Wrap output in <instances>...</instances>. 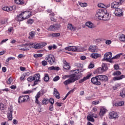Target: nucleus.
Listing matches in <instances>:
<instances>
[{"label":"nucleus","mask_w":125,"mask_h":125,"mask_svg":"<svg viewBox=\"0 0 125 125\" xmlns=\"http://www.w3.org/2000/svg\"><path fill=\"white\" fill-rule=\"evenodd\" d=\"M30 99V97L29 95H22L20 96L18 99V103L19 104H22V103H24V102H27Z\"/></svg>","instance_id":"1"},{"label":"nucleus","mask_w":125,"mask_h":125,"mask_svg":"<svg viewBox=\"0 0 125 125\" xmlns=\"http://www.w3.org/2000/svg\"><path fill=\"white\" fill-rule=\"evenodd\" d=\"M26 45H27V46H29L30 48H35V49H40V43H29L28 44H26L25 45H21V47H23V46H26Z\"/></svg>","instance_id":"2"},{"label":"nucleus","mask_w":125,"mask_h":125,"mask_svg":"<svg viewBox=\"0 0 125 125\" xmlns=\"http://www.w3.org/2000/svg\"><path fill=\"white\" fill-rule=\"evenodd\" d=\"M45 60L50 64V65H53L54 63H55V58L54 56L49 54L46 56Z\"/></svg>","instance_id":"3"},{"label":"nucleus","mask_w":125,"mask_h":125,"mask_svg":"<svg viewBox=\"0 0 125 125\" xmlns=\"http://www.w3.org/2000/svg\"><path fill=\"white\" fill-rule=\"evenodd\" d=\"M109 16V13L107 11V10L104 9V10H98L97 11V13L96 14V16Z\"/></svg>","instance_id":"4"},{"label":"nucleus","mask_w":125,"mask_h":125,"mask_svg":"<svg viewBox=\"0 0 125 125\" xmlns=\"http://www.w3.org/2000/svg\"><path fill=\"white\" fill-rule=\"evenodd\" d=\"M81 78V75L77 76L76 74H72L69 76V79L68 80L70 81V83H75V81H78L80 80Z\"/></svg>","instance_id":"5"},{"label":"nucleus","mask_w":125,"mask_h":125,"mask_svg":"<svg viewBox=\"0 0 125 125\" xmlns=\"http://www.w3.org/2000/svg\"><path fill=\"white\" fill-rule=\"evenodd\" d=\"M99 78H98V76H97L95 77H93L91 79V82L93 83V84H95L96 85H101V82L99 81Z\"/></svg>","instance_id":"6"},{"label":"nucleus","mask_w":125,"mask_h":125,"mask_svg":"<svg viewBox=\"0 0 125 125\" xmlns=\"http://www.w3.org/2000/svg\"><path fill=\"white\" fill-rule=\"evenodd\" d=\"M12 113H13V107L10 106L7 112V118L9 121H12Z\"/></svg>","instance_id":"7"},{"label":"nucleus","mask_w":125,"mask_h":125,"mask_svg":"<svg viewBox=\"0 0 125 125\" xmlns=\"http://www.w3.org/2000/svg\"><path fill=\"white\" fill-rule=\"evenodd\" d=\"M111 58H112V53L109 52L104 54L103 61H104L105 60L106 61L110 62V60H111Z\"/></svg>","instance_id":"8"},{"label":"nucleus","mask_w":125,"mask_h":125,"mask_svg":"<svg viewBox=\"0 0 125 125\" xmlns=\"http://www.w3.org/2000/svg\"><path fill=\"white\" fill-rule=\"evenodd\" d=\"M16 8V7L15 5L12 6H4L2 8V10L6 11L7 12H10V11L15 10Z\"/></svg>","instance_id":"9"},{"label":"nucleus","mask_w":125,"mask_h":125,"mask_svg":"<svg viewBox=\"0 0 125 125\" xmlns=\"http://www.w3.org/2000/svg\"><path fill=\"white\" fill-rule=\"evenodd\" d=\"M98 78L99 79V81H101V82H104V83L109 81V78L106 75H98Z\"/></svg>","instance_id":"10"},{"label":"nucleus","mask_w":125,"mask_h":125,"mask_svg":"<svg viewBox=\"0 0 125 125\" xmlns=\"http://www.w3.org/2000/svg\"><path fill=\"white\" fill-rule=\"evenodd\" d=\"M24 13H27V16H33V15H35V14H36V12H32V11L21 12V13L19 14V16H23V15H24Z\"/></svg>","instance_id":"11"},{"label":"nucleus","mask_w":125,"mask_h":125,"mask_svg":"<svg viewBox=\"0 0 125 125\" xmlns=\"http://www.w3.org/2000/svg\"><path fill=\"white\" fill-rule=\"evenodd\" d=\"M119 118V115L118 113L115 112V111L110 112L109 113V119H117Z\"/></svg>","instance_id":"12"},{"label":"nucleus","mask_w":125,"mask_h":125,"mask_svg":"<svg viewBox=\"0 0 125 125\" xmlns=\"http://www.w3.org/2000/svg\"><path fill=\"white\" fill-rule=\"evenodd\" d=\"M114 14L116 16H123L124 15L123 10L120 8L115 9Z\"/></svg>","instance_id":"13"},{"label":"nucleus","mask_w":125,"mask_h":125,"mask_svg":"<svg viewBox=\"0 0 125 125\" xmlns=\"http://www.w3.org/2000/svg\"><path fill=\"white\" fill-rule=\"evenodd\" d=\"M120 5H121L118 1H115L111 3V8H115V9H117V8H118V7H119Z\"/></svg>","instance_id":"14"},{"label":"nucleus","mask_w":125,"mask_h":125,"mask_svg":"<svg viewBox=\"0 0 125 125\" xmlns=\"http://www.w3.org/2000/svg\"><path fill=\"white\" fill-rule=\"evenodd\" d=\"M63 68L65 70H70V68H71V66H70V65L69 64V63L66 61V60L63 61Z\"/></svg>","instance_id":"15"},{"label":"nucleus","mask_w":125,"mask_h":125,"mask_svg":"<svg viewBox=\"0 0 125 125\" xmlns=\"http://www.w3.org/2000/svg\"><path fill=\"white\" fill-rule=\"evenodd\" d=\"M78 47L72 46H68L65 48V50H68L69 51H77Z\"/></svg>","instance_id":"16"},{"label":"nucleus","mask_w":125,"mask_h":125,"mask_svg":"<svg viewBox=\"0 0 125 125\" xmlns=\"http://www.w3.org/2000/svg\"><path fill=\"white\" fill-rule=\"evenodd\" d=\"M106 112H107V109L104 107H102L99 113V116L101 117H103L106 114Z\"/></svg>","instance_id":"17"},{"label":"nucleus","mask_w":125,"mask_h":125,"mask_svg":"<svg viewBox=\"0 0 125 125\" xmlns=\"http://www.w3.org/2000/svg\"><path fill=\"white\" fill-rule=\"evenodd\" d=\"M54 95L56 98L57 99H60V94L59 93V92H58V90H57V89L56 88H54Z\"/></svg>","instance_id":"18"},{"label":"nucleus","mask_w":125,"mask_h":125,"mask_svg":"<svg viewBox=\"0 0 125 125\" xmlns=\"http://www.w3.org/2000/svg\"><path fill=\"white\" fill-rule=\"evenodd\" d=\"M40 74H36L35 75H34V76H30L27 78V81L28 82H33V81H35L36 78L37 77H38V75H39Z\"/></svg>","instance_id":"19"},{"label":"nucleus","mask_w":125,"mask_h":125,"mask_svg":"<svg viewBox=\"0 0 125 125\" xmlns=\"http://www.w3.org/2000/svg\"><path fill=\"white\" fill-rule=\"evenodd\" d=\"M91 76V75L90 74L87 75L86 77H83V79L80 80L79 81V83H83V82H85V81H86L87 80H88V79L90 78Z\"/></svg>","instance_id":"20"},{"label":"nucleus","mask_w":125,"mask_h":125,"mask_svg":"<svg viewBox=\"0 0 125 125\" xmlns=\"http://www.w3.org/2000/svg\"><path fill=\"white\" fill-rule=\"evenodd\" d=\"M86 26L88 27V28H89L90 29H93V28H95V26H94V24L91 22V21H87L85 23Z\"/></svg>","instance_id":"21"},{"label":"nucleus","mask_w":125,"mask_h":125,"mask_svg":"<svg viewBox=\"0 0 125 125\" xmlns=\"http://www.w3.org/2000/svg\"><path fill=\"white\" fill-rule=\"evenodd\" d=\"M40 79H41V75L39 74L36 78L35 81L34 82V83L32 85V86H35V85L38 84V82H41V80H40Z\"/></svg>","instance_id":"22"},{"label":"nucleus","mask_w":125,"mask_h":125,"mask_svg":"<svg viewBox=\"0 0 125 125\" xmlns=\"http://www.w3.org/2000/svg\"><path fill=\"white\" fill-rule=\"evenodd\" d=\"M123 79H125V75H121L119 77H115L113 78V81H121V80H123Z\"/></svg>","instance_id":"23"},{"label":"nucleus","mask_w":125,"mask_h":125,"mask_svg":"<svg viewBox=\"0 0 125 125\" xmlns=\"http://www.w3.org/2000/svg\"><path fill=\"white\" fill-rule=\"evenodd\" d=\"M28 18H29V17H26L25 18H24L22 16H17L16 18V19L17 21H23V20H26V19H28Z\"/></svg>","instance_id":"24"},{"label":"nucleus","mask_w":125,"mask_h":125,"mask_svg":"<svg viewBox=\"0 0 125 125\" xmlns=\"http://www.w3.org/2000/svg\"><path fill=\"white\" fill-rule=\"evenodd\" d=\"M49 71H59L60 68L58 66H51L48 68Z\"/></svg>","instance_id":"25"},{"label":"nucleus","mask_w":125,"mask_h":125,"mask_svg":"<svg viewBox=\"0 0 125 125\" xmlns=\"http://www.w3.org/2000/svg\"><path fill=\"white\" fill-rule=\"evenodd\" d=\"M48 37L51 38H56L57 37H60V34L59 33H49L48 35Z\"/></svg>","instance_id":"26"},{"label":"nucleus","mask_w":125,"mask_h":125,"mask_svg":"<svg viewBox=\"0 0 125 125\" xmlns=\"http://www.w3.org/2000/svg\"><path fill=\"white\" fill-rule=\"evenodd\" d=\"M72 72H74L73 75H75L76 76H81V78H82V73H81L82 71H80V69L74 70Z\"/></svg>","instance_id":"27"},{"label":"nucleus","mask_w":125,"mask_h":125,"mask_svg":"<svg viewBox=\"0 0 125 125\" xmlns=\"http://www.w3.org/2000/svg\"><path fill=\"white\" fill-rule=\"evenodd\" d=\"M67 29H68V30H70V31H73L74 32L76 31V28H75V26H73L71 23L68 24Z\"/></svg>","instance_id":"28"},{"label":"nucleus","mask_w":125,"mask_h":125,"mask_svg":"<svg viewBox=\"0 0 125 125\" xmlns=\"http://www.w3.org/2000/svg\"><path fill=\"white\" fill-rule=\"evenodd\" d=\"M118 38L121 42H125V35L124 34H120Z\"/></svg>","instance_id":"29"},{"label":"nucleus","mask_w":125,"mask_h":125,"mask_svg":"<svg viewBox=\"0 0 125 125\" xmlns=\"http://www.w3.org/2000/svg\"><path fill=\"white\" fill-rule=\"evenodd\" d=\"M53 26L55 31H57V30H59V29L61 28V25H60V24L59 23L53 24Z\"/></svg>","instance_id":"30"},{"label":"nucleus","mask_w":125,"mask_h":125,"mask_svg":"<svg viewBox=\"0 0 125 125\" xmlns=\"http://www.w3.org/2000/svg\"><path fill=\"white\" fill-rule=\"evenodd\" d=\"M96 73L97 74H102V73H104V71L102 67H99L96 69Z\"/></svg>","instance_id":"31"},{"label":"nucleus","mask_w":125,"mask_h":125,"mask_svg":"<svg viewBox=\"0 0 125 125\" xmlns=\"http://www.w3.org/2000/svg\"><path fill=\"white\" fill-rule=\"evenodd\" d=\"M91 56L92 58L96 59L97 58H98V57H100L101 56V55L98 53H93L91 54Z\"/></svg>","instance_id":"32"},{"label":"nucleus","mask_w":125,"mask_h":125,"mask_svg":"<svg viewBox=\"0 0 125 125\" xmlns=\"http://www.w3.org/2000/svg\"><path fill=\"white\" fill-rule=\"evenodd\" d=\"M43 80L45 83H47L49 81V75L47 74H44Z\"/></svg>","instance_id":"33"},{"label":"nucleus","mask_w":125,"mask_h":125,"mask_svg":"<svg viewBox=\"0 0 125 125\" xmlns=\"http://www.w3.org/2000/svg\"><path fill=\"white\" fill-rule=\"evenodd\" d=\"M15 2L17 4H24V1L23 0H15Z\"/></svg>","instance_id":"34"},{"label":"nucleus","mask_w":125,"mask_h":125,"mask_svg":"<svg viewBox=\"0 0 125 125\" xmlns=\"http://www.w3.org/2000/svg\"><path fill=\"white\" fill-rule=\"evenodd\" d=\"M56 49L57 48V46L55 44H53V45H49L48 46V49L49 50H51L52 49Z\"/></svg>","instance_id":"35"},{"label":"nucleus","mask_w":125,"mask_h":125,"mask_svg":"<svg viewBox=\"0 0 125 125\" xmlns=\"http://www.w3.org/2000/svg\"><path fill=\"white\" fill-rule=\"evenodd\" d=\"M124 104H125V102H124V101H121L118 103H116L115 104V105L118 107L119 106H123V105H124Z\"/></svg>","instance_id":"36"},{"label":"nucleus","mask_w":125,"mask_h":125,"mask_svg":"<svg viewBox=\"0 0 125 125\" xmlns=\"http://www.w3.org/2000/svg\"><path fill=\"white\" fill-rule=\"evenodd\" d=\"M102 68L103 69V70H104V72H105V71L108 70V66H107L106 64L103 63Z\"/></svg>","instance_id":"37"},{"label":"nucleus","mask_w":125,"mask_h":125,"mask_svg":"<svg viewBox=\"0 0 125 125\" xmlns=\"http://www.w3.org/2000/svg\"><path fill=\"white\" fill-rule=\"evenodd\" d=\"M124 55V53H121L117 55H116L115 56L113 57L112 59H119L120 57H121V56Z\"/></svg>","instance_id":"38"},{"label":"nucleus","mask_w":125,"mask_h":125,"mask_svg":"<svg viewBox=\"0 0 125 125\" xmlns=\"http://www.w3.org/2000/svg\"><path fill=\"white\" fill-rule=\"evenodd\" d=\"M87 119L88 121H90V122H94V119H93V117L91 115H89L87 117Z\"/></svg>","instance_id":"39"},{"label":"nucleus","mask_w":125,"mask_h":125,"mask_svg":"<svg viewBox=\"0 0 125 125\" xmlns=\"http://www.w3.org/2000/svg\"><path fill=\"white\" fill-rule=\"evenodd\" d=\"M120 96L123 97V98L125 97V89H123L121 92L120 94Z\"/></svg>","instance_id":"40"},{"label":"nucleus","mask_w":125,"mask_h":125,"mask_svg":"<svg viewBox=\"0 0 125 125\" xmlns=\"http://www.w3.org/2000/svg\"><path fill=\"white\" fill-rule=\"evenodd\" d=\"M122 75V72L120 71H115L113 73V76H121Z\"/></svg>","instance_id":"41"},{"label":"nucleus","mask_w":125,"mask_h":125,"mask_svg":"<svg viewBox=\"0 0 125 125\" xmlns=\"http://www.w3.org/2000/svg\"><path fill=\"white\" fill-rule=\"evenodd\" d=\"M79 4L81 6V7H86L87 6V3H82L81 2H79Z\"/></svg>","instance_id":"42"},{"label":"nucleus","mask_w":125,"mask_h":125,"mask_svg":"<svg viewBox=\"0 0 125 125\" xmlns=\"http://www.w3.org/2000/svg\"><path fill=\"white\" fill-rule=\"evenodd\" d=\"M47 44V43L46 42H41L39 43V46L40 48H42V47H44V46H45Z\"/></svg>","instance_id":"43"},{"label":"nucleus","mask_w":125,"mask_h":125,"mask_svg":"<svg viewBox=\"0 0 125 125\" xmlns=\"http://www.w3.org/2000/svg\"><path fill=\"white\" fill-rule=\"evenodd\" d=\"M70 83H72L69 79L63 82V84L64 85H68V84H70Z\"/></svg>","instance_id":"44"},{"label":"nucleus","mask_w":125,"mask_h":125,"mask_svg":"<svg viewBox=\"0 0 125 125\" xmlns=\"http://www.w3.org/2000/svg\"><path fill=\"white\" fill-rule=\"evenodd\" d=\"M103 17L104 16H95L94 18L97 21H98L99 20H103Z\"/></svg>","instance_id":"45"},{"label":"nucleus","mask_w":125,"mask_h":125,"mask_svg":"<svg viewBox=\"0 0 125 125\" xmlns=\"http://www.w3.org/2000/svg\"><path fill=\"white\" fill-rule=\"evenodd\" d=\"M48 31H55L54 29V26L53 25H50L48 28H47Z\"/></svg>","instance_id":"46"},{"label":"nucleus","mask_w":125,"mask_h":125,"mask_svg":"<svg viewBox=\"0 0 125 125\" xmlns=\"http://www.w3.org/2000/svg\"><path fill=\"white\" fill-rule=\"evenodd\" d=\"M49 101V100H48V99H43V100H42V103L44 104V105H46V104H47V102Z\"/></svg>","instance_id":"47"},{"label":"nucleus","mask_w":125,"mask_h":125,"mask_svg":"<svg viewBox=\"0 0 125 125\" xmlns=\"http://www.w3.org/2000/svg\"><path fill=\"white\" fill-rule=\"evenodd\" d=\"M98 6L99 7H101L102 8H106V6H105V5H104V4L101 3L98 4Z\"/></svg>","instance_id":"48"},{"label":"nucleus","mask_w":125,"mask_h":125,"mask_svg":"<svg viewBox=\"0 0 125 125\" xmlns=\"http://www.w3.org/2000/svg\"><path fill=\"white\" fill-rule=\"evenodd\" d=\"M14 59H15V58L14 57H9L8 58V59L6 60V62L8 63L9 62V61H10V60H14Z\"/></svg>","instance_id":"49"},{"label":"nucleus","mask_w":125,"mask_h":125,"mask_svg":"<svg viewBox=\"0 0 125 125\" xmlns=\"http://www.w3.org/2000/svg\"><path fill=\"white\" fill-rule=\"evenodd\" d=\"M47 12L49 14V15L51 16H54V13H52V11L51 9H48L47 10Z\"/></svg>","instance_id":"50"},{"label":"nucleus","mask_w":125,"mask_h":125,"mask_svg":"<svg viewBox=\"0 0 125 125\" xmlns=\"http://www.w3.org/2000/svg\"><path fill=\"white\" fill-rule=\"evenodd\" d=\"M110 19V17H107V16H104L103 17V21H107V20H109Z\"/></svg>","instance_id":"51"},{"label":"nucleus","mask_w":125,"mask_h":125,"mask_svg":"<svg viewBox=\"0 0 125 125\" xmlns=\"http://www.w3.org/2000/svg\"><path fill=\"white\" fill-rule=\"evenodd\" d=\"M32 92H33L32 90H26L23 92V94H29V93H32Z\"/></svg>","instance_id":"52"},{"label":"nucleus","mask_w":125,"mask_h":125,"mask_svg":"<svg viewBox=\"0 0 125 125\" xmlns=\"http://www.w3.org/2000/svg\"><path fill=\"white\" fill-rule=\"evenodd\" d=\"M75 91V89L71 90L70 91H69L66 95H65V97H68V96L70 94V93H73Z\"/></svg>","instance_id":"53"},{"label":"nucleus","mask_w":125,"mask_h":125,"mask_svg":"<svg viewBox=\"0 0 125 125\" xmlns=\"http://www.w3.org/2000/svg\"><path fill=\"white\" fill-rule=\"evenodd\" d=\"M35 97L37 99L40 98L41 97V91L38 92Z\"/></svg>","instance_id":"54"},{"label":"nucleus","mask_w":125,"mask_h":125,"mask_svg":"<svg viewBox=\"0 0 125 125\" xmlns=\"http://www.w3.org/2000/svg\"><path fill=\"white\" fill-rule=\"evenodd\" d=\"M60 80V77H59V76H56L55 78L53 79V81L54 82H57V81H59Z\"/></svg>","instance_id":"55"},{"label":"nucleus","mask_w":125,"mask_h":125,"mask_svg":"<svg viewBox=\"0 0 125 125\" xmlns=\"http://www.w3.org/2000/svg\"><path fill=\"white\" fill-rule=\"evenodd\" d=\"M12 82V78L10 77L8 79V80L7 81V83H8V84H10Z\"/></svg>","instance_id":"56"},{"label":"nucleus","mask_w":125,"mask_h":125,"mask_svg":"<svg viewBox=\"0 0 125 125\" xmlns=\"http://www.w3.org/2000/svg\"><path fill=\"white\" fill-rule=\"evenodd\" d=\"M28 24H30V25H32V23H34V20L33 19H29L27 21Z\"/></svg>","instance_id":"57"},{"label":"nucleus","mask_w":125,"mask_h":125,"mask_svg":"<svg viewBox=\"0 0 125 125\" xmlns=\"http://www.w3.org/2000/svg\"><path fill=\"white\" fill-rule=\"evenodd\" d=\"M78 52L83 51V49L82 47H77V50Z\"/></svg>","instance_id":"58"},{"label":"nucleus","mask_w":125,"mask_h":125,"mask_svg":"<svg viewBox=\"0 0 125 125\" xmlns=\"http://www.w3.org/2000/svg\"><path fill=\"white\" fill-rule=\"evenodd\" d=\"M48 101L49 102H50V103H51L52 105H53V104H54V99H53V98H50V100Z\"/></svg>","instance_id":"59"},{"label":"nucleus","mask_w":125,"mask_h":125,"mask_svg":"<svg viewBox=\"0 0 125 125\" xmlns=\"http://www.w3.org/2000/svg\"><path fill=\"white\" fill-rule=\"evenodd\" d=\"M51 21H53L54 22L56 21V20H57V19H56V17H51Z\"/></svg>","instance_id":"60"},{"label":"nucleus","mask_w":125,"mask_h":125,"mask_svg":"<svg viewBox=\"0 0 125 125\" xmlns=\"http://www.w3.org/2000/svg\"><path fill=\"white\" fill-rule=\"evenodd\" d=\"M42 63L43 66H46L47 65V62L46 61H43Z\"/></svg>","instance_id":"61"},{"label":"nucleus","mask_w":125,"mask_h":125,"mask_svg":"<svg viewBox=\"0 0 125 125\" xmlns=\"http://www.w3.org/2000/svg\"><path fill=\"white\" fill-rule=\"evenodd\" d=\"M26 77V75L24 74H22L21 77H20L21 81H24V79H25V77Z\"/></svg>","instance_id":"62"},{"label":"nucleus","mask_w":125,"mask_h":125,"mask_svg":"<svg viewBox=\"0 0 125 125\" xmlns=\"http://www.w3.org/2000/svg\"><path fill=\"white\" fill-rule=\"evenodd\" d=\"M49 110L52 112L54 110L53 104H51L49 107Z\"/></svg>","instance_id":"63"},{"label":"nucleus","mask_w":125,"mask_h":125,"mask_svg":"<svg viewBox=\"0 0 125 125\" xmlns=\"http://www.w3.org/2000/svg\"><path fill=\"white\" fill-rule=\"evenodd\" d=\"M105 43L108 45L111 44V43H112V41H111V40H107L105 41Z\"/></svg>","instance_id":"64"}]
</instances>
